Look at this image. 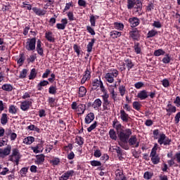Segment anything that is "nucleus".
I'll use <instances>...</instances> for the list:
<instances>
[{"instance_id":"obj_21","label":"nucleus","mask_w":180,"mask_h":180,"mask_svg":"<svg viewBox=\"0 0 180 180\" xmlns=\"http://www.w3.org/2000/svg\"><path fill=\"white\" fill-rule=\"evenodd\" d=\"M37 51L39 56H43L44 50L43 47H41V41L40 39H38L37 41Z\"/></svg>"},{"instance_id":"obj_46","label":"nucleus","mask_w":180,"mask_h":180,"mask_svg":"<svg viewBox=\"0 0 180 180\" xmlns=\"http://www.w3.org/2000/svg\"><path fill=\"white\" fill-rule=\"evenodd\" d=\"M8 112L12 115H16V112H18V110H16V107L15 105H11L8 108Z\"/></svg>"},{"instance_id":"obj_4","label":"nucleus","mask_w":180,"mask_h":180,"mask_svg":"<svg viewBox=\"0 0 180 180\" xmlns=\"http://www.w3.org/2000/svg\"><path fill=\"white\" fill-rule=\"evenodd\" d=\"M25 49L27 51L36 50V38L27 39L25 44Z\"/></svg>"},{"instance_id":"obj_28","label":"nucleus","mask_w":180,"mask_h":180,"mask_svg":"<svg viewBox=\"0 0 180 180\" xmlns=\"http://www.w3.org/2000/svg\"><path fill=\"white\" fill-rule=\"evenodd\" d=\"M138 98H139L140 99H141V101H143V100L147 99V98H148V94H147V91L143 90L138 94Z\"/></svg>"},{"instance_id":"obj_47","label":"nucleus","mask_w":180,"mask_h":180,"mask_svg":"<svg viewBox=\"0 0 180 180\" xmlns=\"http://www.w3.org/2000/svg\"><path fill=\"white\" fill-rule=\"evenodd\" d=\"M28 130H31V131H37V133H39L40 131V129H39L37 127L31 124L30 126L27 127Z\"/></svg>"},{"instance_id":"obj_16","label":"nucleus","mask_w":180,"mask_h":180,"mask_svg":"<svg viewBox=\"0 0 180 180\" xmlns=\"http://www.w3.org/2000/svg\"><path fill=\"white\" fill-rule=\"evenodd\" d=\"M74 175V170H69L64 173L60 177H59V180H68L70 176H72Z\"/></svg>"},{"instance_id":"obj_49","label":"nucleus","mask_w":180,"mask_h":180,"mask_svg":"<svg viewBox=\"0 0 180 180\" xmlns=\"http://www.w3.org/2000/svg\"><path fill=\"white\" fill-rule=\"evenodd\" d=\"M151 161L153 164L157 165L160 162V157H158V155L152 156Z\"/></svg>"},{"instance_id":"obj_3","label":"nucleus","mask_w":180,"mask_h":180,"mask_svg":"<svg viewBox=\"0 0 180 180\" xmlns=\"http://www.w3.org/2000/svg\"><path fill=\"white\" fill-rule=\"evenodd\" d=\"M117 75H119V71H117V70H113L112 71L106 73L105 79L107 82L113 84V82H115V78H116Z\"/></svg>"},{"instance_id":"obj_38","label":"nucleus","mask_w":180,"mask_h":180,"mask_svg":"<svg viewBox=\"0 0 180 180\" xmlns=\"http://www.w3.org/2000/svg\"><path fill=\"white\" fill-rule=\"evenodd\" d=\"M114 27L117 30H123V29H124V25H123V23L115 22Z\"/></svg>"},{"instance_id":"obj_14","label":"nucleus","mask_w":180,"mask_h":180,"mask_svg":"<svg viewBox=\"0 0 180 180\" xmlns=\"http://www.w3.org/2000/svg\"><path fill=\"white\" fill-rule=\"evenodd\" d=\"M129 37L134 40H139L140 34H139V30H137V28H134L129 32Z\"/></svg>"},{"instance_id":"obj_41","label":"nucleus","mask_w":180,"mask_h":180,"mask_svg":"<svg viewBox=\"0 0 180 180\" xmlns=\"http://www.w3.org/2000/svg\"><path fill=\"white\" fill-rule=\"evenodd\" d=\"M165 54V51L162 49H158L155 51L154 56L155 57H160V56H164Z\"/></svg>"},{"instance_id":"obj_36","label":"nucleus","mask_w":180,"mask_h":180,"mask_svg":"<svg viewBox=\"0 0 180 180\" xmlns=\"http://www.w3.org/2000/svg\"><path fill=\"white\" fill-rule=\"evenodd\" d=\"M36 158V164H41V162H44V156L43 154L37 155Z\"/></svg>"},{"instance_id":"obj_42","label":"nucleus","mask_w":180,"mask_h":180,"mask_svg":"<svg viewBox=\"0 0 180 180\" xmlns=\"http://www.w3.org/2000/svg\"><path fill=\"white\" fill-rule=\"evenodd\" d=\"M109 136L112 140H116L117 139V136L116 135V131H115V129L110 130Z\"/></svg>"},{"instance_id":"obj_5","label":"nucleus","mask_w":180,"mask_h":180,"mask_svg":"<svg viewBox=\"0 0 180 180\" xmlns=\"http://www.w3.org/2000/svg\"><path fill=\"white\" fill-rule=\"evenodd\" d=\"M19 160H20V153H19V150L17 148L13 149L12 154L9 156V161L16 162L18 165L19 164Z\"/></svg>"},{"instance_id":"obj_23","label":"nucleus","mask_w":180,"mask_h":180,"mask_svg":"<svg viewBox=\"0 0 180 180\" xmlns=\"http://www.w3.org/2000/svg\"><path fill=\"white\" fill-rule=\"evenodd\" d=\"M112 126L114 129H116L117 133V131H120L121 130H122V128L123 127V126H122V124L117 120L113 121Z\"/></svg>"},{"instance_id":"obj_13","label":"nucleus","mask_w":180,"mask_h":180,"mask_svg":"<svg viewBox=\"0 0 180 180\" xmlns=\"http://www.w3.org/2000/svg\"><path fill=\"white\" fill-rule=\"evenodd\" d=\"M67 25H68V20H67V18H63L61 20V23L56 24V27L59 30H64V29H65Z\"/></svg>"},{"instance_id":"obj_64","label":"nucleus","mask_w":180,"mask_h":180,"mask_svg":"<svg viewBox=\"0 0 180 180\" xmlns=\"http://www.w3.org/2000/svg\"><path fill=\"white\" fill-rule=\"evenodd\" d=\"M56 91H57V89L55 86H50L49 87V94H51L52 95H54V94H56Z\"/></svg>"},{"instance_id":"obj_20","label":"nucleus","mask_w":180,"mask_h":180,"mask_svg":"<svg viewBox=\"0 0 180 180\" xmlns=\"http://www.w3.org/2000/svg\"><path fill=\"white\" fill-rule=\"evenodd\" d=\"M94 119H95V115L94 112H90L85 117V123L89 124V123L94 122Z\"/></svg>"},{"instance_id":"obj_29","label":"nucleus","mask_w":180,"mask_h":180,"mask_svg":"<svg viewBox=\"0 0 180 180\" xmlns=\"http://www.w3.org/2000/svg\"><path fill=\"white\" fill-rule=\"evenodd\" d=\"M166 110L168 112L169 115H171V113H175L176 112V108L171 104H168Z\"/></svg>"},{"instance_id":"obj_31","label":"nucleus","mask_w":180,"mask_h":180,"mask_svg":"<svg viewBox=\"0 0 180 180\" xmlns=\"http://www.w3.org/2000/svg\"><path fill=\"white\" fill-rule=\"evenodd\" d=\"M110 36L112 38V39H117V37H120V36H122V32L114 30L110 32Z\"/></svg>"},{"instance_id":"obj_53","label":"nucleus","mask_w":180,"mask_h":180,"mask_svg":"<svg viewBox=\"0 0 180 180\" xmlns=\"http://www.w3.org/2000/svg\"><path fill=\"white\" fill-rule=\"evenodd\" d=\"M143 178L145 179H151V178H153V173L149 172H145V174L143 175Z\"/></svg>"},{"instance_id":"obj_61","label":"nucleus","mask_w":180,"mask_h":180,"mask_svg":"<svg viewBox=\"0 0 180 180\" xmlns=\"http://www.w3.org/2000/svg\"><path fill=\"white\" fill-rule=\"evenodd\" d=\"M86 30L89 32V33H90V34L95 36V30H94L91 26H87Z\"/></svg>"},{"instance_id":"obj_52","label":"nucleus","mask_w":180,"mask_h":180,"mask_svg":"<svg viewBox=\"0 0 180 180\" xmlns=\"http://www.w3.org/2000/svg\"><path fill=\"white\" fill-rule=\"evenodd\" d=\"M143 86H144V83H143V82H138L134 84V87L136 89H140L143 88Z\"/></svg>"},{"instance_id":"obj_15","label":"nucleus","mask_w":180,"mask_h":180,"mask_svg":"<svg viewBox=\"0 0 180 180\" xmlns=\"http://www.w3.org/2000/svg\"><path fill=\"white\" fill-rule=\"evenodd\" d=\"M126 66L128 68V71H130L133 67H134V64H133V62H131V60L130 59H125V63L122 65V69L126 70Z\"/></svg>"},{"instance_id":"obj_56","label":"nucleus","mask_w":180,"mask_h":180,"mask_svg":"<svg viewBox=\"0 0 180 180\" xmlns=\"http://www.w3.org/2000/svg\"><path fill=\"white\" fill-rule=\"evenodd\" d=\"M96 122H94L89 128H87V131L91 132L94 129H96Z\"/></svg>"},{"instance_id":"obj_2","label":"nucleus","mask_w":180,"mask_h":180,"mask_svg":"<svg viewBox=\"0 0 180 180\" xmlns=\"http://www.w3.org/2000/svg\"><path fill=\"white\" fill-rule=\"evenodd\" d=\"M117 136L122 143H127L131 136V129H126L117 131Z\"/></svg>"},{"instance_id":"obj_43","label":"nucleus","mask_w":180,"mask_h":180,"mask_svg":"<svg viewBox=\"0 0 180 180\" xmlns=\"http://www.w3.org/2000/svg\"><path fill=\"white\" fill-rule=\"evenodd\" d=\"M75 143L78 144V146H82L84 144V139L81 136H77L75 138Z\"/></svg>"},{"instance_id":"obj_51","label":"nucleus","mask_w":180,"mask_h":180,"mask_svg":"<svg viewBox=\"0 0 180 180\" xmlns=\"http://www.w3.org/2000/svg\"><path fill=\"white\" fill-rule=\"evenodd\" d=\"M158 34V32L156 30H151L148 33V37H154V36H156Z\"/></svg>"},{"instance_id":"obj_33","label":"nucleus","mask_w":180,"mask_h":180,"mask_svg":"<svg viewBox=\"0 0 180 180\" xmlns=\"http://www.w3.org/2000/svg\"><path fill=\"white\" fill-rule=\"evenodd\" d=\"M94 44H95V39H92L90 42H89L86 49L88 53H91L92 51V48L94 47Z\"/></svg>"},{"instance_id":"obj_12","label":"nucleus","mask_w":180,"mask_h":180,"mask_svg":"<svg viewBox=\"0 0 180 180\" xmlns=\"http://www.w3.org/2000/svg\"><path fill=\"white\" fill-rule=\"evenodd\" d=\"M32 105V101H25L21 102L20 103V109L23 110V112H26V110H29L30 109V106Z\"/></svg>"},{"instance_id":"obj_30","label":"nucleus","mask_w":180,"mask_h":180,"mask_svg":"<svg viewBox=\"0 0 180 180\" xmlns=\"http://www.w3.org/2000/svg\"><path fill=\"white\" fill-rule=\"evenodd\" d=\"M1 89H3V91H6L7 92H11V91L13 89V86L9 84H5L1 86Z\"/></svg>"},{"instance_id":"obj_63","label":"nucleus","mask_w":180,"mask_h":180,"mask_svg":"<svg viewBox=\"0 0 180 180\" xmlns=\"http://www.w3.org/2000/svg\"><path fill=\"white\" fill-rule=\"evenodd\" d=\"M133 1H135V0H127V8H128V9H132L133 8Z\"/></svg>"},{"instance_id":"obj_9","label":"nucleus","mask_w":180,"mask_h":180,"mask_svg":"<svg viewBox=\"0 0 180 180\" xmlns=\"http://www.w3.org/2000/svg\"><path fill=\"white\" fill-rule=\"evenodd\" d=\"M12 151V146L11 145L7 146L5 148H0V158H5L11 154Z\"/></svg>"},{"instance_id":"obj_62","label":"nucleus","mask_w":180,"mask_h":180,"mask_svg":"<svg viewBox=\"0 0 180 180\" xmlns=\"http://www.w3.org/2000/svg\"><path fill=\"white\" fill-rule=\"evenodd\" d=\"M22 8H26L28 11H32V6L25 2L22 3Z\"/></svg>"},{"instance_id":"obj_24","label":"nucleus","mask_w":180,"mask_h":180,"mask_svg":"<svg viewBox=\"0 0 180 180\" xmlns=\"http://www.w3.org/2000/svg\"><path fill=\"white\" fill-rule=\"evenodd\" d=\"M86 109V105L84 104H79L77 105V108H76L77 112L79 113V115H84Z\"/></svg>"},{"instance_id":"obj_54","label":"nucleus","mask_w":180,"mask_h":180,"mask_svg":"<svg viewBox=\"0 0 180 180\" xmlns=\"http://www.w3.org/2000/svg\"><path fill=\"white\" fill-rule=\"evenodd\" d=\"M162 84L165 88H168V86H169V80H168V79H164L162 81Z\"/></svg>"},{"instance_id":"obj_17","label":"nucleus","mask_w":180,"mask_h":180,"mask_svg":"<svg viewBox=\"0 0 180 180\" xmlns=\"http://www.w3.org/2000/svg\"><path fill=\"white\" fill-rule=\"evenodd\" d=\"M6 136H10V140L11 141H15V140H16V137H18L16 133L13 132L12 129H10L6 130Z\"/></svg>"},{"instance_id":"obj_39","label":"nucleus","mask_w":180,"mask_h":180,"mask_svg":"<svg viewBox=\"0 0 180 180\" xmlns=\"http://www.w3.org/2000/svg\"><path fill=\"white\" fill-rule=\"evenodd\" d=\"M37 75V72L34 68L31 70V72L29 75V79H34Z\"/></svg>"},{"instance_id":"obj_22","label":"nucleus","mask_w":180,"mask_h":180,"mask_svg":"<svg viewBox=\"0 0 180 180\" xmlns=\"http://www.w3.org/2000/svg\"><path fill=\"white\" fill-rule=\"evenodd\" d=\"M45 37L48 41H51V43H54V36L53 35V32H46L45 33Z\"/></svg>"},{"instance_id":"obj_25","label":"nucleus","mask_w":180,"mask_h":180,"mask_svg":"<svg viewBox=\"0 0 180 180\" xmlns=\"http://www.w3.org/2000/svg\"><path fill=\"white\" fill-rule=\"evenodd\" d=\"M34 142V137L27 136L23 139L24 144L30 145Z\"/></svg>"},{"instance_id":"obj_57","label":"nucleus","mask_w":180,"mask_h":180,"mask_svg":"<svg viewBox=\"0 0 180 180\" xmlns=\"http://www.w3.org/2000/svg\"><path fill=\"white\" fill-rule=\"evenodd\" d=\"M27 75V70L26 69H24L20 73V78H26Z\"/></svg>"},{"instance_id":"obj_48","label":"nucleus","mask_w":180,"mask_h":180,"mask_svg":"<svg viewBox=\"0 0 180 180\" xmlns=\"http://www.w3.org/2000/svg\"><path fill=\"white\" fill-rule=\"evenodd\" d=\"M90 164L92 167H101V165H102V163L98 160H92L90 162Z\"/></svg>"},{"instance_id":"obj_35","label":"nucleus","mask_w":180,"mask_h":180,"mask_svg":"<svg viewBox=\"0 0 180 180\" xmlns=\"http://www.w3.org/2000/svg\"><path fill=\"white\" fill-rule=\"evenodd\" d=\"M1 123L4 126H5V124H6V123H8V115H6V113H3L1 115Z\"/></svg>"},{"instance_id":"obj_55","label":"nucleus","mask_w":180,"mask_h":180,"mask_svg":"<svg viewBox=\"0 0 180 180\" xmlns=\"http://www.w3.org/2000/svg\"><path fill=\"white\" fill-rule=\"evenodd\" d=\"M141 106L140 103L137 101H134L133 103V108L134 109H136V110H140Z\"/></svg>"},{"instance_id":"obj_50","label":"nucleus","mask_w":180,"mask_h":180,"mask_svg":"<svg viewBox=\"0 0 180 180\" xmlns=\"http://www.w3.org/2000/svg\"><path fill=\"white\" fill-rule=\"evenodd\" d=\"M96 17H95V15H91L90 16V23L91 25L93 27L96 26Z\"/></svg>"},{"instance_id":"obj_59","label":"nucleus","mask_w":180,"mask_h":180,"mask_svg":"<svg viewBox=\"0 0 180 180\" xmlns=\"http://www.w3.org/2000/svg\"><path fill=\"white\" fill-rule=\"evenodd\" d=\"M51 164H53V165H58V164H60V159L56 158H53L51 160Z\"/></svg>"},{"instance_id":"obj_32","label":"nucleus","mask_w":180,"mask_h":180,"mask_svg":"<svg viewBox=\"0 0 180 180\" xmlns=\"http://www.w3.org/2000/svg\"><path fill=\"white\" fill-rule=\"evenodd\" d=\"M134 51L137 54H141V45L139 43H135L134 46Z\"/></svg>"},{"instance_id":"obj_44","label":"nucleus","mask_w":180,"mask_h":180,"mask_svg":"<svg viewBox=\"0 0 180 180\" xmlns=\"http://www.w3.org/2000/svg\"><path fill=\"white\" fill-rule=\"evenodd\" d=\"M25 62V55L23 53L20 54V58L17 60L18 64L20 65H22L23 63Z\"/></svg>"},{"instance_id":"obj_1","label":"nucleus","mask_w":180,"mask_h":180,"mask_svg":"<svg viewBox=\"0 0 180 180\" xmlns=\"http://www.w3.org/2000/svg\"><path fill=\"white\" fill-rule=\"evenodd\" d=\"M153 137L155 140H158V143L160 144V146H169L171 144V139L167 137L164 133L160 132L158 129H155L153 131Z\"/></svg>"},{"instance_id":"obj_6","label":"nucleus","mask_w":180,"mask_h":180,"mask_svg":"<svg viewBox=\"0 0 180 180\" xmlns=\"http://www.w3.org/2000/svg\"><path fill=\"white\" fill-rule=\"evenodd\" d=\"M103 98V108L105 110H109L110 108V103L109 102V94L105 92L104 94L102 96Z\"/></svg>"},{"instance_id":"obj_26","label":"nucleus","mask_w":180,"mask_h":180,"mask_svg":"<svg viewBox=\"0 0 180 180\" xmlns=\"http://www.w3.org/2000/svg\"><path fill=\"white\" fill-rule=\"evenodd\" d=\"M92 106L94 109H99V108L102 106V101L99 98L96 99L93 103Z\"/></svg>"},{"instance_id":"obj_11","label":"nucleus","mask_w":180,"mask_h":180,"mask_svg":"<svg viewBox=\"0 0 180 180\" xmlns=\"http://www.w3.org/2000/svg\"><path fill=\"white\" fill-rule=\"evenodd\" d=\"M120 118L123 122V123H129V122L131 120V118L130 117V116H129V114H127L126 111H124V110H121L120 111Z\"/></svg>"},{"instance_id":"obj_60","label":"nucleus","mask_w":180,"mask_h":180,"mask_svg":"<svg viewBox=\"0 0 180 180\" xmlns=\"http://www.w3.org/2000/svg\"><path fill=\"white\" fill-rule=\"evenodd\" d=\"M127 143V142H121L120 143V147H122V148H124V150H129V146Z\"/></svg>"},{"instance_id":"obj_18","label":"nucleus","mask_w":180,"mask_h":180,"mask_svg":"<svg viewBox=\"0 0 180 180\" xmlns=\"http://www.w3.org/2000/svg\"><path fill=\"white\" fill-rule=\"evenodd\" d=\"M129 22L131 27H136L138 25H140V20L136 17L129 18Z\"/></svg>"},{"instance_id":"obj_8","label":"nucleus","mask_w":180,"mask_h":180,"mask_svg":"<svg viewBox=\"0 0 180 180\" xmlns=\"http://www.w3.org/2000/svg\"><path fill=\"white\" fill-rule=\"evenodd\" d=\"M127 141L129 146H131L135 148H139L140 146V141L137 139V136H136V135L131 136L130 138H129Z\"/></svg>"},{"instance_id":"obj_40","label":"nucleus","mask_w":180,"mask_h":180,"mask_svg":"<svg viewBox=\"0 0 180 180\" xmlns=\"http://www.w3.org/2000/svg\"><path fill=\"white\" fill-rule=\"evenodd\" d=\"M162 61L164 63V64H169L171 61V56H169V54H166L162 58Z\"/></svg>"},{"instance_id":"obj_27","label":"nucleus","mask_w":180,"mask_h":180,"mask_svg":"<svg viewBox=\"0 0 180 180\" xmlns=\"http://www.w3.org/2000/svg\"><path fill=\"white\" fill-rule=\"evenodd\" d=\"M85 95H86V89L82 86L79 88V98H84Z\"/></svg>"},{"instance_id":"obj_45","label":"nucleus","mask_w":180,"mask_h":180,"mask_svg":"<svg viewBox=\"0 0 180 180\" xmlns=\"http://www.w3.org/2000/svg\"><path fill=\"white\" fill-rule=\"evenodd\" d=\"M118 89L120 95L124 96V94H126V87L124 86H120Z\"/></svg>"},{"instance_id":"obj_34","label":"nucleus","mask_w":180,"mask_h":180,"mask_svg":"<svg viewBox=\"0 0 180 180\" xmlns=\"http://www.w3.org/2000/svg\"><path fill=\"white\" fill-rule=\"evenodd\" d=\"M157 150H158V144L155 143L150 155L151 158L157 156Z\"/></svg>"},{"instance_id":"obj_58","label":"nucleus","mask_w":180,"mask_h":180,"mask_svg":"<svg viewBox=\"0 0 180 180\" xmlns=\"http://www.w3.org/2000/svg\"><path fill=\"white\" fill-rule=\"evenodd\" d=\"M68 18L70 21L75 20V18L74 17V13L71 11L68 13Z\"/></svg>"},{"instance_id":"obj_10","label":"nucleus","mask_w":180,"mask_h":180,"mask_svg":"<svg viewBox=\"0 0 180 180\" xmlns=\"http://www.w3.org/2000/svg\"><path fill=\"white\" fill-rule=\"evenodd\" d=\"M93 86L94 87V89H96V88H98L100 86L101 91L105 94L106 92V89H105V86H103V83L102 82V80L101 79H95L93 81Z\"/></svg>"},{"instance_id":"obj_7","label":"nucleus","mask_w":180,"mask_h":180,"mask_svg":"<svg viewBox=\"0 0 180 180\" xmlns=\"http://www.w3.org/2000/svg\"><path fill=\"white\" fill-rule=\"evenodd\" d=\"M134 12L138 13V15H141V9H143V4L141 1L137 0L136 1H133V6Z\"/></svg>"},{"instance_id":"obj_37","label":"nucleus","mask_w":180,"mask_h":180,"mask_svg":"<svg viewBox=\"0 0 180 180\" xmlns=\"http://www.w3.org/2000/svg\"><path fill=\"white\" fill-rule=\"evenodd\" d=\"M47 85H49V82L46 80L40 82L37 85L38 91H41V86H47Z\"/></svg>"},{"instance_id":"obj_19","label":"nucleus","mask_w":180,"mask_h":180,"mask_svg":"<svg viewBox=\"0 0 180 180\" xmlns=\"http://www.w3.org/2000/svg\"><path fill=\"white\" fill-rule=\"evenodd\" d=\"M32 11L36 13V15H38V16H44V15L47 13L46 10H41L40 8H37V7L32 8Z\"/></svg>"}]
</instances>
